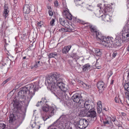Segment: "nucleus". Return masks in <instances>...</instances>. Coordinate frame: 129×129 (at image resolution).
I'll return each mask as SVG.
<instances>
[{
	"label": "nucleus",
	"instance_id": "nucleus-1",
	"mask_svg": "<svg viewBox=\"0 0 129 129\" xmlns=\"http://www.w3.org/2000/svg\"><path fill=\"white\" fill-rule=\"evenodd\" d=\"M60 74L55 72L51 74L45 81L47 88L55 95L62 98L65 92L68 89V87L62 82Z\"/></svg>",
	"mask_w": 129,
	"mask_h": 129
},
{
	"label": "nucleus",
	"instance_id": "nucleus-2",
	"mask_svg": "<svg viewBox=\"0 0 129 129\" xmlns=\"http://www.w3.org/2000/svg\"><path fill=\"white\" fill-rule=\"evenodd\" d=\"M38 85L34 84H29L25 86L17 94L16 99L20 103L23 104L26 99L27 92L28 91L29 93L27 96L28 99L30 101L35 94V92L38 90Z\"/></svg>",
	"mask_w": 129,
	"mask_h": 129
},
{
	"label": "nucleus",
	"instance_id": "nucleus-3",
	"mask_svg": "<svg viewBox=\"0 0 129 129\" xmlns=\"http://www.w3.org/2000/svg\"><path fill=\"white\" fill-rule=\"evenodd\" d=\"M43 111H41V114L42 118L44 121L49 118L55 113L56 108L53 107H49L47 104L42 108Z\"/></svg>",
	"mask_w": 129,
	"mask_h": 129
},
{
	"label": "nucleus",
	"instance_id": "nucleus-4",
	"mask_svg": "<svg viewBox=\"0 0 129 129\" xmlns=\"http://www.w3.org/2000/svg\"><path fill=\"white\" fill-rule=\"evenodd\" d=\"M105 46L109 47L112 48L113 47L116 48L118 46L121 45V44L122 42L121 38L119 37H117L114 40L113 43V38L112 37H108Z\"/></svg>",
	"mask_w": 129,
	"mask_h": 129
},
{
	"label": "nucleus",
	"instance_id": "nucleus-5",
	"mask_svg": "<svg viewBox=\"0 0 129 129\" xmlns=\"http://www.w3.org/2000/svg\"><path fill=\"white\" fill-rule=\"evenodd\" d=\"M14 108L13 110L14 113H17V115L19 118L21 119H24L25 112H24L22 114L21 113H20L21 107V105L19 103L20 102L18 101H17L16 99L15 100H14Z\"/></svg>",
	"mask_w": 129,
	"mask_h": 129
},
{
	"label": "nucleus",
	"instance_id": "nucleus-6",
	"mask_svg": "<svg viewBox=\"0 0 129 129\" xmlns=\"http://www.w3.org/2000/svg\"><path fill=\"white\" fill-rule=\"evenodd\" d=\"M81 105H79V107L80 108L85 109L88 111L94 110V106L93 102H91L89 100L83 101L82 102Z\"/></svg>",
	"mask_w": 129,
	"mask_h": 129
},
{
	"label": "nucleus",
	"instance_id": "nucleus-7",
	"mask_svg": "<svg viewBox=\"0 0 129 129\" xmlns=\"http://www.w3.org/2000/svg\"><path fill=\"white\" fill-rule=\"evenodd\" d=\"M107 9H100V10H99L100 13V12L102 11V13L103 14V15H102L101 16L102 20L105 22L110 21L111 18V17L109 15H106V13L107 12Z\"/></svg>",
	"mask_w": 129,
	"mask_h": 129
},
{
	"label": "nucleus",
	"instance_id": "nucleus-8",
	"mask_svg": "<svg viewBox=\"0 0 129 129\" xmlns=\"http://www.w3.org/2000/svg\"><path fill=\"white\" fill-rule=\"evenodd\" d=\"M95 32L96 39L98 40H100L101 43L105 46V45H106V43L107 40V39H108L109 36L106 38L105 36H102L101 34L99 32L96 31Z\"/></svg>",
	"mask_w": 129,
	"mask_h": 129
},
{
	"label": "nucleus",
	"instance_id": "nucleus-9",
	"mask_svg": "<svg viewBox=\"0 0 129 129\" xmlns=\"http://www.w3.org/2000/svg\"><path fill=\"white\" fill-rule=\"evenodd\" d=\"M72 99L74 102L78 103L79 105H81V103L84 101L82 100L80 94L77 93L74 94L72 96Z\"/></svg>",
	"mask_w": 129,
	"mask_h": 129
},
{
	"label": "nucleus",
	"instance_id": "nucleus-10",
	"mask_svg": "<svg viewBox=\"0 0 129 129\" xmlns=\"http://www.w3.org/2000/svg\"><path fill=\"white\" fill-rule=\"evenodd\" d=\"M88 123L87 120L85 119H81L78 123V126L79 128L84 129L87 127Z\"/></svg>",
	"mask_w": 129,
	"mask_h": 129
},
{
	"label": "nucleus",
	"instance_id": "nucleus-11",
	"mask_svg": "<svg viewBox=\"0 0 129 129\" xmlns=\"http://www.w3.org/2000/svg\"><path fill=\"white\" fill-rule=\"evenodd\" d=\"M104 83L102 81H99L97 84V87L100 93H102L105 88Z\"/></svg>",
	"mask_w": 129,
	"mask_h": 129
},
{
	"label": "nucleus",
	"instance_id": "nucleus-12",
	"mask_svg": "<svg viewBox=\"0 0 129 129\" xmlns=\"http://www.w3.org/2000/svg\"><path fill=\"white\" fill-rule=\"evenodd\" d=\"M94 110H92L90 111H88V112L87 116L93 118V120H95L96 118V113L95 111H94Z\"/></svg>",
	"mask_w": 129,
	"mask_h": 129
},
{
	"label": "nucleus",
	"instance_id": "nucleus-13",
	"mask_svg": "<svg viewBox=\"0 0 129 129\" xmlns=\"http://www.w3.org/2000/svg\"><path fill=\"white\" fill-rule=\"evenodd\" d=\"M67 9V10H63V14L65 16L66 18L69 20H71L72 19V15L70 13L69 10L68 9Z\"/></svg>",
	"mask_w": 129,
	"mask_h": 129
},
{
	"label": "nucleus",
	"instance_id": "nucleus-14",
	"mask_svg": "<svg viewBox=\"0 0 129 129\" xmlns=\"http://www.w3.org/2000/svg\"><path fill=\"white\" fill-rule=\"evenodd\" d=\"M83 109L81 110L80 109V111L79 113V116H87V113L88 111L86 110Z\"/></svg>",
	"mask_w": 129,
	"mask_h": 129
},
{
	"label": "nucleus",
	"instance_id": "nucleus-15",
	"mask_svg": "<svg viewBox=\"0 0 129 129\" xmlns=\"http://www.w3.org/2000/svg\"><path fill=\"white\" fill-rule=\"evenodd\" d=\"M123 41L127 42L129 41V33L122 34Z\"/></svg>",
	"mask_w": 129,
	"mask_h": 129
},
{
	"label": "nucleus",
	"instance_id": "nucleus-16",
	"mask_svg": "<svg viewBox=\"0 0 129 129\" xmlns=\"http://www.w3.org/2000/svg\"><path fill=\"white\" fill-rule=\"evenodd\" d=\"M71 47V45H69L66 46L62 49V51L63 53L66 54L70 50Z\"/></svg>",
	"mask_w": 129,
	"mask_h": 129
},
{
	"label": "nucleus",
	"instance_id": "nucleus-17",
	"mask_svg": "<svg viewBox=\"0 0 129 129\" xmlns=\"http://www.w3.org/2000/svg\"><path fill=\"white\" fill-rule=\"evenodd\" d=\"M16 116H15L14 114L12 113L10 114L9 116L10 119L9 120V123H11L15 119Z\"/></svg>",
	"mask_w": 129,
	"mask_h": 129
},
{
	"label": "nucleus",
	"instance_id": "nucleus-18",
	"mask_svg": "<svg viewBox=\"0 0 129 129\" xmlns=\"http://www.w3.org/2000/svg\"><path fill=\"white\" fill-rule=\"evenodd\" d=\"M60 123L61 124H62L63 125H64L65 126L68 125V121L67 120V118L65 117L63 118L61 120Z\"/></svg>",
	"mask_w": 129,
	"mask_h": 129
},
{
	"label": "nucleus",
	"instance_id": "nucleus-19",
	"mask_svg": "<svg viewBox=\"0 0 129 129\" xmlns=\"http://www.w3.org/2000/svg\"><path fill=\"white\" fill-rule=\"evenodd\" d=\"M83 70L84 71H87L90 70V65L88 63L86 64L83 66Z\"/></svg>",
	"mask_w": 129,
	"mask_h": 129
},
{
	"label": "nucleus",
	"instance_id": "nucleus-20",
	"mask_svg": "<svg viewBox=\"0 0 129 129\" xmlns=\"http://www.w3.org/2000/svg\"><path fill=\"white\" fill-rule=\"evenodd\" d=\"M122 34H125L129 33V28L126 25L125 26L122 30Z\"/></svg>",
	"mask_w": 129,
	"mask_h": 129
},
{
	"label": "nucleus",
	"instance_id": "nucleus-21",
	"mask_svg": "<svg viewBox=\"0 0 129 129\" xmlns=\"http://www.w3.org/2000/svg\"><path fill=\"white\" fill-rule=\"evenodd\" d=\"M32 129H39L40 126L38 123H34L32 125Z\"/></svg>",
	"mask_w": 129,
	"mask_h": 129
},
{
	"label": "nucleus",
	"instance_id": "nucleus-22",
	"mask_svg": "<svg viewBox=\"0 0 129 129\" xmlns=\"http://www.w3.org/2000/svg\"><path fill=\"white\" fill-rule=\"evenodd\" d=\"M43 63L41 61H38L36 62L35 64L34 65V67L37 68L43 65Z\"/></svg>",
	"mask_w": 129,
	"mask_h": 129
},
{
	"label": "nucleus",
	"instance_id": "nucleus-23",
	"mask_svg": "<svg viewBox=\"0 0 129 129\" xmlns=\"http://www.w3.org/2000/svg\"><path fill=\"white\" fill-rule=\"evenodd\" d=\"M57 56V54L56 53H51L49 55V58H55Z\"/></svg>",
	"mask_w": 129,
	"mask_h": 129
},
{
	"label": "nucleus",
	"instance_id": "nucleus-24",
	"mask_svg": "<svg viewBox=\"0 0 129 129\" xmlns=\"http://www.w3.org/2000/svg\"><path fill=\"white\" fill-rule=\"evenodd\" d=\"M71 25L67 21L64 23V24L62 25L63 26L67 29H70V28Z\"/></svg>",
	"mask_w": 129,
	"mask_h": 129
},
{
	"label": "nucleus",
	"instance_id": "nucleus-25",
	"mask_svg": "<svg viewBox=\"0 0 129 129\" xmlns=\"http://www.w3.org/2000/svg\"><path fill=\"white\" fill-rule=\"evenodd\" d=\"M9 10L7 9H5L4 11L3 15L5 18H6L8 16V13L9 12Z\"/></svg>",
	"mask_w": 129,
	"mask_h": 129
},
{
	"label": "nucleus",
	"instance_id": "nucleus-26",
	"mask_svg": "<svg viewBox=\"0 0 129 129\" xmlns=\"http://www.w3.org/2000/svg\"><path fill=\"white\" fill-rule=\"evenodd\" d=\"M35 7L34 5L30 4H26L24 6L23 8H34Z\"/></svg>",
	"mask_w": 129,
	"mask_h": 129
},
{
	"label": "nucleus",
	"instance_id": "nucleus-27",
	"mask_svg": "<svg viewBox=\"0 0 129 129\" xmlns=\"http://www.w3.org/2000/svg\"><path fill=\"white\" fill-rule=\"evenodd\" d=\"M124 87L125 90L129 92V82L125 84Z\"/></svg>",
	"mask_w": 129,
	"mask_h": 129
},
{
	"label": "nucleus",
	"instance_id": "nucleus-28",
	"mask_svg": "<svg viewBox=\"0 0 129 129\" xmlns=\"http://www.w3.org/2000/svg\"><path fill=\"white\" fill-rule=\"evenodd\" d=\"M95 52L96 53V55L100 56L101 55L102 53L100 51V50L98 49H96L95 50Z\"/></svg>",
	"mask_w": 129,
	"mask_h": 129
},
{
	"label": "nucleus",
	"instance_id": "nucleus-29",
	"mask_svg": "<svg viewBox=\"0 0 129 129\" xmlns=\"http://www.w3.org/2000/svg\"><path fill=\"white\" fill-rule=\"evenodd\" d=\"M23 13L25 14H28L30 11V9H23Z\"/></svg>",
	"mask_w": 129,
	"mask_h": 129
},
{
	"label": "nucleus",
	"instance_id": "nucleus-30",
	"mask_svg": "<svg viewBox=\"0 0 129 129\" xmlns=\"http://www.w3.org/2000/svg\"><path fill=\"white\" fill-rule=\"evenodd\" d=\"M102 105H97V110L98 112L100 113L102 111Z\"/></svg>",
	"mask_w": 129,
	"mask_h": 129
},
{
	"label": "nucleus",
	"instance_id": "nucleus-31",
	"mask_svg": "<svg viewBox=\"0 0 129 129\" xmlns=\"http://www.w3.org/2000/svg\"><path fill=\"white\" fill-rule=\"evenodd\" d=\"M91 31L92 32H95L96 31V30L95 28L93 26H91L90 27Z\"/></svg>",
	"mask_w": 129,
	"mask_h": 129
},
{
	"label": "nucleus",
	"instance_id": "nucleus-32",
	"mask_svg": "<svg viewBox=\"0 0 129 129\" xmlns=\"http://www.w3.org/2000/svg\"><path fill=\"white\" fill-rule=\"evenodd\" d=\"M55 21V19H52L51 21L50 22V25L52 26H54V22Z\"/></svg>",
	"mask_w": 129,
	"mask_h": 129
},
{
	"label": "nucleus",
	"instance_id": "nucleus-33",
	"mask_svg": "<svg viewBox=\"0 0 129 129\" xmlns=\"http://www.w3.org/2000/svg\"><path fill=\"white\" fill-rule=\"evenodd\" d=\"M59 21L61 24L62 25H63L66 21L64 20L62 18H60Z\"/></svg>",
	"mask_w": 129,
	"mask_h": 129
},
{
	"label": "nucleus",
	"instance_id": "nucleus-34",
	"mask_svg": "<svg viewBox=\"0 0 129 129\" xmlns=\"http://www.w3.org/2000/svg\"><path fill=\"white\" fill-rule=\"evenodd\" d=\"M111 122V120H109L107 119L106 121H104L103 123L104 124H109Z\"/></svg>",
	"mask_w": 129,
	"mask_h": 129
},
{
	"label": "nucleus",
	"instance_id": "nucleus-35",
	"mask_svg": "<svg viewBox=\"0 0 129 129\" xmlns=\"http://www.w3.org/2000/svg\"><path fill=\"white\" fill-rule=\"evenodd\" d=\"M6 125L3 123H0V129H4Z\"/></svg>",
	"mask_w": 129,
	"mask_h": 129
},
{
	"label": "nucleus",
	"instance_id": "nucleus-36",
	"mask_svg": "<svg viewBox=\"0 0 129 129\" xmlns=\"http://www.w3.org/2000/svg\"><path fill=\"white\" fill-rule=\"evenodd\" d=\"M80 83L82 85H83L84 87H86V88H89V86L87 84L85 83H83L82 82H80Z\"/></svg>",
	"mask_w": 129,
	"mask_h": 129
},
{
	"label": "nucleus",
	"instance_id": "nucleus-37",
	"mask_svg": "<svg viewBox=\"0 0 129 129\" xmlns=\"http://www.w3.org/2000/svg\"><path fill=\"white\" fill-rule=\"evenodd\" d=\"M62 3L63 8H67V6L66 3L65 1L64 0L62 1Z\"/></svg>",
	"mask_w": 129,
	"mask_h": 129
},
{
	"label": "nucleus",
	"instance_id": "nucleus-38",
	"mask_svg": "<svg viewBox=\"0 0 129 129\" xmlns=\"http://www.w3.org/2000/svg\"><path fill=\"white\" fill-rule=\"evenodd\" d=\"M43 103L42 101H40V102H38L36 105V106L37 107H39L40 106H41Z\"/></svg>",
	"mask_w": 129,
	"mask_h": 129
},
{
	"label": "nucleus",
	"instance_id": "nucleus-39",
	"mask_svg": "<svg viewBox=\"0 0 129 129\" xmlns=\"http://www.w3.org/2000/svg\"><path fill=\"white\" fill-rule=\"evenodd\" d=\"M0 68L2 69H7V67H6L4 65L2 64H0Z\"/></svg>",
	"mask_w": 129,
	"mask_h": 129
},
{
	"label": "nucleus",
	"instance_id": "nucleus-40",
	"mask_svg": "<svg viewBox=\"0 0 129 129\" xmlns=\"http://www.w3.org/2000/svg\"><path fill=\"white\" fill-rule=\"evenodd\" d=\"M10 80V79L9 78L7 79L3 82V83L2 84V85L4 86L5 84H6L7 82L9 81Z\"/></svg>",
	"mask_w": 129,
	"mask_h": 129
},
{
	"label": "nucleus",
	"instance_id": "nucleus-41",
	"mask_svg": "<svg viewBox=\"0 0 129 129\" xmlns=\"http://www.w3.org/2000/svg\"><path fill=\"white\" fill-rule=\"evenodd\" d=\"M43 25V24L42 22L41 21L40 22H38L37 24V25L38 27H41L42 25Z\"/></svg>",
	"mask_w": 129,
	"mask_h": 129
},
{
	"label": "nucleus",
	"instance_id": "nucleus-42",
	"mask_svg": "<svg viewBox=\"0 0 129 129\" xmlns=\"http://www.w3.org/2000/svg\"><path fill=\"white\" fill-rule=\"evenodd\" d=\"M108 119L110 120H111V121H112L114 122L115 121V118L114 117H113L112 118H111L110 117L108 118Z\"/></svg>",
	"mask_w": 129,
	"mask_h": 129
},
{
	"label": "nucleus",
	"instance_id": "nucleus-43",
	"mask_svg": "<svg viewBox=\"0 0 129 129\" xmlns=\"http://www.w3.org/2000/svg\"><path fill=\"white\" fill-rule=\"evenodd\" d=\"M42 101H43V102L45 103H46L48 102V101H47L46 99L45 98H42Z\"/></svg>",
	"mask_w": 129,
	"mask_h": 129
},
{
	"label": "nucleus",
	"instance_id": "nucleus-44",
	"mask_svg": "<svg viewBox=\"0 0 129 129\" xmlns=\"http://www.w3.org/2000/svg\"><path fill=\"white\" fill-rule=\"evenodd\" d=\"M59 31L61 32H63L65 31L66 29L64 28H62L59 29Z\"/></svg>",
	"mask_w": 129,
	"mask_h": 129
},
{
	"label": "nucleus",
	"instance_id": "nucleus-45",
	"mask_svg": "<svg viewBox=\"0 0 129 129\" xmlns=\"http://www.w3.org/2000/svg\"><path fill=\"white\" fill-rule=\"evenodd\" d=\"M55 6L56 7L58 6V3L57 1H55L54 3Z\"/></svg>",
	"mask_w": 129,
	"mask_h": 129
},
{
	"label": "nucleus",
	"instance_id": "nucleus-46",
	"mask_svg": "<svg viewBox=\"0 0 129 129\" xmlns=\"http://www.w3.org/2000/svg\"><path fill=\"white\" fill-rule=\"evenodd\" d=\"M117 54V53L116 52H114L112 54V57L113 58H115Z\"/></svg>",
	"mask_w": 129,
	"mask_h": 129
},
{
	"label": "nucleus",
	"instance_id": "nucleus-47",
	"mask_svg": "<svg viewBox=\"0 0 129 129\" xmlns=\"http://www.w3.org/2000/svg\"><path fill=\"white\" fill-rule=\"evenodd\" d=\"M80 0H76V1H75V4H78L77 5H80V4H81V3H79V2H80Z\"/></svg>",
	"mask_w": 129,
	"mask_h": 129
},
{
	"label": "nucleus",
	"instance_id": "nucleus-48",
	"mask_svg": "<svg viewBox=\"0 0 129 129\" xmlns=\"http://www.w3.org/2000/svg\"><path fill=\"white\" fill-rule=\"evenodd\" d=\"M103 5H102L101 4H99L98 5V7L100 8H102L103 7Z\"/></svg>",
	"mask_w": 129,
	"mask_h": 129
},
{
	"label": "nucleus",
	"instance_id": "nucleus-49",
	"mask_svg": "<svg viewBox=\"0 0 129 129\" xmlns=\"http://www.w3.org/2000/svg\"><path fill=\"white\" fill-rule=\"evenodd\" d=\"M49 15L50 16H52L53 15V12L52 11L50 10H49Z\"/></svg>",
	"mask_w": 129,
	"mask_h": 129
},
{
	"label": "nucleus",
	"instance_id": "nucleus-50",
	"mask_svg": "<svg viewBox=\"0 0 129 129\" xmlns=\"http://www.w3.org/2000/svg\"><path fill=\"white\" fill-rule=\"evenodd\" d=\"M98 63H96L95 64V66L96 67V68H97L98 69H100L101 67L100 66H98Z\"/></svg>",
	"mask_w": 129,
	"mask_h": 129
},
{
	"label": "nucleus",
	"instance_id": "nucleus-51",
	"mask_svg": "<svg viewBox=\"0 0 129 129\" xmlns=\"http://www.w3.org/2000/svg\"><path fill=\"white\" fill-rule=\"evenodd\" d=\"M115 100L116 102L117 103H119V102L118 101V98L117 97H115Z\"/></svg>",
	"mask_w": 129,
	"mask_h": 129
},
{
	"label": "nucleus",
	"instance_id": "nucleus-52",
	"mask_svg": "<svg viewBox=\"0 0 129 129\" xmlns=\"http://www.w3.org/2000/svg\"><path fill=\"white\" fill-rule=\"evenodd\" d=\"M24 18L26 20H27L28 19L27 15H24Z\"/></svg>",
	"mask_w": 129,
	"mask_h": 129
},
{
	"label": "nucleus",
	"instance_id": "nucleus-53",
	"mask_svg": "<svg viewBox=\"0 0 129 129\" xmlns=\"http://www.w3.org/2000/svg\"><path fill=\"white\" fill-rule=\"evenodd\" d=\"M102 105L101 102L100 101H99L97 103V105Z\"/></svg>",
	"mask_w": 129,
	"mask_h": 129
},
{
	"label": "nucleus",
	"instance_id": "nucleus-54",
	"mask_svg": "<svg viewBox=\"0 0 129 129\" xmlns=\"http://www.w3.org/2000/svg\"><path fill=\"white\" fill-rule=\"evenodd\" d=\"M7 129H14L12 127H8Z\"/></svg>",
	"mask_w": 129,
	"mask_h": 129
},
{
	"label": "nucleus",
	"instance_id": "nucleus-55",
	"mask_svg": "<svg viewBox=\"0 0 129 129\" xmlns=\"http://www.w3.org/2000/svg\"><path fill=\"white\" fill-rule=\"evenodd\" d=\"M4 8H8V5L6 4L4 6Z\"/></svg>",
	"mask_w": 129,
	"mask_h": 129
},
{
	"label": "nucleus",
	"instance_id": "nucleus-56",
	"mask_svg": "<svg viewBox=\"0 0 129 129\" xmlns=\"http://www.w3.org/2000/svg\"><path fill=\"white\" fill-rule=\"evenodd\" d=\"M71 62H72V63H70V64L72 66H74V64L73 63V61H71Z\"/></svg>",
	"mask_w": 129,
	"mask_h": 129
},
{
	"label": "nucleus",
	"instance_id": "nucleus-57",
	"mask_svg": "<svg viewBox=\"0 0 129 129\" xmlns=\"http://www.w3.org/2000/svg\"><path fill=\"white\" fill-rule=\"evenodd\" d=\"M127 50L129 52V45H128L126 48Z\"/></svg>",
	"mask_w": 129,
	"mask_h": 129
},
{
	"label": "nucleus",
	"instance_id": "nucleus-58",
	"mask_svg": "<svg viewBox=\"0 0 129 129\" xmlns=\"http://www.w3.org/2000/svg\"><path fill=\"white\" fill-rule=\"evenodd\" d=\"M30 56H26V57H27L26 58V59H29V57H30Z\"/></svg>",
	"mask_w": 129,
	"mask_h": 129
},
{
	"label": "nucleus",
	"instance_id": "nucleus-59",
	"mask_svg": "<svg viewBox=\"0 0 129 129\" xmlns=\"http://www.w3.org/2000/svg\"><path fill=\"white\" fill-rule=\"evenodd\" d=\"M9 61H9V60H8V62H7V63H5V64L6 65H7H7H8V64H9V63H8V62H9Z\"/></svg>",
	"mask_w": 129,
	"mask_h": 129
},
{
	"label": "nucleus",
	"instance_id": "nucleus-60",
	"mask_svg": "<svg viewBox=\"0 0 129 129\" xmlns=\"http://www.w3.org/2000/svg\"><path fill=\"white\" fill-rule=\"evenodd\" d=\"M14 2L15 3H17V0H14Z\"/></svg>",
	"mask_w": 129,
	"mask_h": 129
},
{
	"label": "nucleus",
	"instance_id": "nucleus-61",
	"mask_svg": "<svg viewBox=\"0 0 129 129\" xmlns=\"http://www.w3.org/2000/svg\"><path fill=\"white\" fill-rule=\"evenodd\" d=\"M26 56H24L23 57V59H26Z\"/></svg>",
	"mask_w": 129,
	"mask_h": 129
},
{
	"label": "nucleus",
	"instance_id": "nucleus-62",
	"mask_svg": "<svg viewBox=\"0 0 129 129\" xmlns=\"http://www.w3.org/2000/svg\"><path fill=\"white\" fill-rule=\"evenodd\" d=\"M114 82V80H112L111 83V84H112Z\"/></svg>",
	"mask_w": 129,
	"mask_h": 129
},
{
	"label": "nucleus",
	"instance_id": "nucleus-63",
	"mask_svg": "<svg viewBox=\"0 0 129 129\" xmlns=\"http://www.w3.org/2000/svg\"><path fill=\"white\" fill-rule=\"evenodd\" d=\"M127 77L129 79V72L128 73Z\"/></svg>",
	"mask_w": 129,
	"mask_h": 129
},
{
	"label": "nucleus",
	"instance_id": "nucleus-64",
	"mask_svg": "<svg viewBox=\"0 0 129 129\" xmlns=\"http://www.w3.org/2000/svg\"><path fill=\"white\" fill-rule=\"evenodd\" d=\"M119 127L120 126V125L118 124L117 126Z\"/></svg>",
	"mask_w": 129,
	"mask_h": 129
}]
</instances>
